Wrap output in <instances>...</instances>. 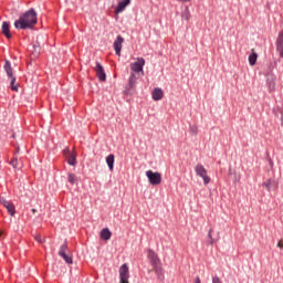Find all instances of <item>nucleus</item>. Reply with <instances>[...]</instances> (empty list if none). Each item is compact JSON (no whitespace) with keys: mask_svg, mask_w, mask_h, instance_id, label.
<instances>
[{"mask_svg":"<svg viewBox=\"0 0 283 283\" xmlns=\"http://www.w3.org/2000/svg\"><path fill=\"white\" fill-rule=\"evenodd\" d=\"M276 52H279V56L283 59V31H280L277 38H276Z\"/></svg>","mask_w":283,"mask_h":283,"instance_id":"10","label":"nucleus"},{"mask_svg":"<svg viewBox=\"0 0 283 283\" xmlns=\"http://www.w3.org/2000/svg\"><path fill=\"white\" fill-rule=\"evenodd\" d=\"M213 231V229H210L209 232H208V244H216V239H213V235L211 234Z\"/></svg>","mask_w":283,"mask_h":283,"instance_id":"25","label":"nucleus"},{"mask_svg":"<svg viewBox=\"0 0 283 283\" xmlns=\"http://www.w3.org/2000/svg\"><path fill=\"white\" fill-rule=\"evenodd\" d=\"M146 177L148 178V182L153 186H157V185H160V182H163V175H160V172H154L153 170H147Z\"/></svg>","mask_w":283,"mask_h":283,"instance_id":"6","label":"nucleus"},{"mask_svg":"<svg viewBox=\"0 0 283 283\" xmlns=\"http://www.w3.org/2000/svg\"><path fill=\"white\" fill-rule=\"evenodd\" d=\"M67 252V241H65L61 247H60V250H59V255L61 259L64 260V262L66 264H73V260H72V256L70 254L66 253Z\"/></svg>","mask_w":283,"mask_h":283,"instance_id":"7","label":"nucleus"},{"mask_svg":"<svg viewBox=\"0 0 283 283\" xmlns=\"http://www.w3.org/2000/svg\"><path fill=\"white\" fill-rule=\"evenodd\" d=\"M181 17L182 19H185V21H189V19H191V12L189 11V7H185Z\"/></svg>","mask_w":283,"mask_h":283,"instance_id":"21","label":"nucleus"},{"mask_svg":"<svg viewBox=\"0 0 283 283\" xmlns=\"http://www.w3.org/2000/svg\"><path fill=\"white\" fill-rule=\"evenodd\" d=\"M143 67H145V59L143 57H137L136 62L130 63V71L133 74H142V76H145Z\"/></svg>","mask_w":283,"mask_h":283,"instance_id":"4","label":"nucleus"},{"mask_svg":"<svg viewBox=\"0 0 283 283\" xmlns=\"http://www.w3.org/2000/svg\"><path fill=\"white\" fill-rule=\"evenodd\" d=\"M138 81V77L136 76V73H130V76L128 78V87L133 90V87H136V82Z\"/></svg>","mask_w":283,"mask_h":283,"instance_id":"17","label":"nucleus"},{"mask_svg":"<svg viewBox=\"0 0 283 283\" xmlns=\"http://www.w3.org/2000/svg\"><path fill=\"white\" fill-rule=\"evenodd\" d=\"M266 85H268L269 92H274L275 91V75L268 76Z\"/></svg>","mask_w":283,"mask_h":283,"instance_id":"15","label":"nucleus"},{"mask_svg":"<svg viewBox=\"0 0 283 283\" xmlns=\"http://www.w3.org/2000/svg\"><path fill=\"white\" fill-rule=\"evenodd\" d=\"M66 163H69V165H71L72 167H74L76 165V153L73 151L71 155L66 156Z\"/></svg>","mask_w":283,"mask_h":283,"instance_id":"19","label":"nucleus"},{"mask_svg":"<svg viewBox=\"0 0 283 283\" xmlns=\"http://www.w3.org/2000/svg\"><path fill=\"white\" fill-rule=\"evenodd\" d=\"M4 72L10 81V87L12 90V92H18L19 91V86L15 85L14 83H17V77L14 76V73H12V64L10 63V60H6L4 62Z\"/></svg>","mask_w":283,"mask_h":283,"instance_id":"3","label":"nucleus"},{"mask_svg":"<svg viewBox=\"0 0 283 283\" xmlns=\"http://www.w3.org/2000/svg\"><path fill=\"white\" fill-rule=\"evenodd\" d=\"M153 99L155 101H163V96H165V92L161 88H155L151 93Z\"/></svg>","mask_w":283,"mask_h":283,"instance_id":"16","label":"nucleus"},{"mask_svg":"<svg viewBox=\"0 0 283 283\" xmlns=\"http://www.w3.org/2000/svg\"><path fill=\"white\" fill-rule=\"evenodd\" d=\"M64 157L67 158L69 155H71L72 153L70 151V148H64L63 150Z\"/></svg>","mask_w":283,"mask_h":283,"instance_id":"29","label":"nucleus"},{"mask_svg":"<svg viewBox=\"0 0 283 283\" xmlns=\"http://www.w3.org/2000/svg\"><path fill=\"white\" fill-rule=\"evenodd\" d=\"M67 180L71 185H76L77 180H76V175L74 174H69L67 175Z\"/></svg>","mask_w":283,"mask_h":283,"instance_id":"23","label":"nucleus"},{"mask_svg":"<svg viewBox=\"0 0 283 283\" xmlns=\"http://www.w3.org/2000/svg\"><path fill=\"white\" fill-rule=\"evenodd\" d=\"M212 283H222V280H220L219 276H213L212 277Z\"/></svg>","mask_w":283,"mask_h":283,"instance_id":"30","label":"nucleus"},{"mask_svg":"<svg viewBox=\"0 0 283 283\" xmlns=\"http://www.w3.org/2000/svg\"><path fill=\"white\" fill-rule=\"evenodd\" d=\"M195 283H201L200 277H197V279L195 280Z\"/></svg>","mask_w":283,"mask_h":283,"instance_id":"32","label":"nucleus"},{"mask_svg":"<svg viewBox=\"0 0 283 283\" xmlns=\"http://www.w3.org/2000/svg\"><path fill=\"white\" fill-rule=\"evenodd\" d=\"M36 11L34 9H30L14 22V28L17 30H27V28H34V25H36Z\"/></svg>","mask_w":283,"mask_h":283,"instance_id":"1","label":"nucleus"},{"mask_svg":"<svg viewBox=\"0 0 283 283\" xmlns=\"http://www.w3.org/2000/svg\"><path fill=\"white\" fill-rule=\"evenodd\" d=\"M114 163H115V157H114V155H108L107 157H106V165L108 166V169H109V171H114Z\"/></svg>","mask_w":283,"mask_h":283,"instance_id":"18","label":"nucleus"},{"mask_svg":"<svg viewBox=\"0 0 283 283\" xmlns=\"http://www.w3.org/2000/svg\"><path fill=\"white\" fill-rule=\"evenodd\" d=\"M1 32L3 35H6L7 39H12V34L10 33V23L9 22H2Z\"/></svg>","mask_w":283,"mask_h":283,"instance_id":"14","label":"nucleus"},{"mask_svg":"<svg viewBox=\"0 0 283 283\" xmlns=\"http://www.w3.org/2000/svg\"><path fill=\"white\" fill-rule=\"evenodd\" d=\"M0 205L7 208L8 213H14V203L0 196Z\"/></svg>","mask_w":283,"mask_h":283,"instance_id":"12","label":"nucleus"},{"mask_svg":"<svg viewBox=\"0 0 283 283\" xmlns=\"http://www.w3.org/2000/svg\"><path fill=\"white\" fill-rule=\"evenodd\" d=\"M125 42V39L123 36L118 35L116 40L114 41V50L117 56H120V51L123 50V43Z\"/></svg>","mask_w":283,"mask_h":283,"instance_id":"11","label":"nucleus"},{"mask_svg":"<svg viewBox=\"0 0 283 283\" xmlns=\"http://www.w3.org/2000/svg\"><path fill=\"white\" fill-rule=\"evenodd\" d=\"M258 62V53L253 52L252 54L249 55V64L250 65H255Z\"/></svg>","mask_w":283,"mask_h":283,"instance_id":"22","label":"nucleus"},{"mask_svg":"<svg viewBox=\"0 0 283 283\" xmlns=\"http://www.w3.org/2000/svg\"><path fill=\"white\" fill-rule=\"evenodd\" d=\"M190 132H191V134H193V136H196V134H198V127L197 126H190Z\"/></svg>","mask_w":283,"mask_h":283,"instance_id":"28","label":"nucleus"},{"mask_svg":"<svg viewBox=\"0 0 283 283\" xmlns=\"http://www.w3.org/2000/svg\"><path fill=\"white\" fill-rule=\"evenodd\" d=\"M119 283H129V266H127V263L119 268Z\"/></svg>","mask_w":283,"mask_h":283,"instance_id":"8","label":"nucleus"},{"mask_svg":"<svg viewBox=\"0 0 283 283\" xmlns=\"http://www.w3.org/2000/svg\"><path fill=\"white\" fill-rule=\"evenodd\" d=\"M147 258L150 260V263L154 266V271L158 277V280H165V274L163 273V263H160V259H158V254L153 250L147 251Z\"/></svg>","mask_w":283,"mask_h":283,"instance_id":"2","label":"nucleus"},{"mask_svg":"<svg viewBox=\"0 0 283 283\" xmlns=\"http://www.w3.org/2000/svg\"><path fill=\"white\" fill-rule=\"evenodd\" d=\"M94 71L96 73L97 78L103 83L107 81V75L105 74V69L98 62L95 63Z\"/></svg>","mask_w":283,"mask_h":283,"instance_id":"9","label":"nucleus"},{"mask_svg":"<svg viewBox=\"0 0 283 283\" xmlns=\"http://www.w3.org/2000/svg\"><path fill=\"white\" fill-rule=\"evenodd\" d=\"M1 235H3V231L0 230V238H1Z\"/></svg>","mask_w":283,"mask_h":283,"instance_id":"33","label":"nucleus"},{"mask_svg":"<svg viewBox=\"0 0 283 283\" xmlns=\"http://www.w3.org/2000/svg\"><path fill=\"white\" fill-rule=\"evenodd\" d=\"M276 247H277L279 249H283V241L280 240V241L277 242Z\"/></svg>","mask_w":283,"mask_h":283,"instance_id":"31","label":"nucleus"},{"mask_svg":"<svg viewBox=\"0 0 283 283\" xmlns=\"http://www.w3.org/2000/svg\"><path fill=\"white\" fill-rule=\"evenodd\" d=\"M263 187H265L268 191H271V187H273V179H268L265 182H263Z\"/></svg>","mask_w":283,"mask_h":283,"instance_id":"24","label":"nucleus"},{"mask_svg":"<svg viewBox=\"0 0 283 283\" xmlns=\"http://www.w3.org/2000/svg\"><path fill=\"white\" fill-rule=\"evenodd\" d=\"M101 238H102V240H109L112 238V232L109 231V229L104 228L101 231Z\"/></svg>","mask_w":283,"mask_h":283,"instance_id":"20","label":"nucleus"},{"mask_svg":"<svg viewBox=\"0 0 283 283\" xmlns=\"http://www.w3.org/2000/svg\"><path fill=\"white\" fill-rule=\"evenodd\" d=\"M34 240L36 242H40V244H43V242H45V239L43 237H41V234H35Z\"/></svg>","mask_w":283,"mask_h":283,"instance_id":"27","label":"nucleus"},{"mask_svg":"<svg viewBox=\"0 0 283 283\" xmlns=\"http://www.w3.org/2000/svg\"><path fill=\"white\" fill-rule=\"evenodd\" d=\"M281 220H283V217H281Z\"/></svg>","mask_w":283,"mask_h":283,"instance_id":"34","label":"nucleus"},{"mask_svg":"<svg viewBox=\"0 0 283 283\" xmlns=\"http://www.w3.org/2000/svg\"><path fill=\"white\" fill-rule=\"evenodd\" d=\"M195 172L199 178H202L203 185H209L211 182V178L207 176V168L202 164H197L195 166Z\"/></svg>","mask_w":283,"mask_h":283,"instance_id":"5","label":"nucleus"},{"mask_svg":"<svg viewBox=\"0 0 283 283\" xmlns=\"http://www.w3.org/2000/svg\"><path fill=\"white\" fill-rule=\"evenodd\" d=\"M129 3H132V0H122L120 2H118L115 12L116 14H120V12H123L125 10V8H127V6H129Z\"/></svg>","mask_w":283,"mask_h":283,"instance_id":"13","label":"nucleus"},{"mask_svg":"<svg viewBox=\"0 0 283 283\" xmlns=\"http://www.w3.org/2000/svg\"><path fill=\"white\" fill-rule=\"evenodd\" d=\"M10 165H12V167H13L14 169H19V159H18L17 157H14V158L11 160Z\"/></svg>","mask_w":283,"mask_h":283,"instance_id":"26","label":"nucleus"}]
</instances>
